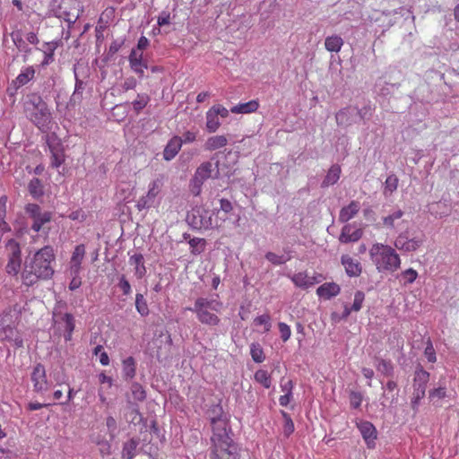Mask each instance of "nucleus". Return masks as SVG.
Returning a JSON list of instances; mask_svg holds the SVG:
<instances>
[{
    "instance_id": "f257e3e1",
    "label": "nucleus",
    "mask_w": 459,
    "mask_h": 459,
    "mask_svg": "<svg viewBox=\"0 0 459 459\" xmlns=\"http://www.w3.org/2000/svg\"><path fill=\"white\" fill-rule=\"evenodd\" d=\"M56 255L51 246H45L36 251L32 256L25 259L22 272V281L26 286H32L39 281H46L54 275Z\"/></svg>"
},
{
    "instance_id": "f03ea898",
    "label": "nucleus",
    "mask_w": 459,
    "mask_h": 459,
    "mask_svg": "<svg viewBox=\"0 0 459 459\" xmlns=\"http://www.w3.org/2000/svg\"><path fill=\"white\" fill-rule=\"evenodd\" d=\"M212 436L211 437L212 459H238V448L228 432V419L222 413L211 420Z\"/></svg>"
},
{
    "instance_id": "7ed1b4c3",
    "label": "nucleus",
    "mask_w": 459,
    "mask_h": 459,
    "mask_svg": "<svg viewBox=\"0 0 459 459\" xmlns=\"http://www.w3.org/2000/svg\"><path fill=\"white\" fill-rule=\"evenodd\" d=\"M26 117L41 132L51 129L52 114L47 102L37 92L27 94L23 103Z\"/></svg>"
},
{
    "instance_id": "20e7f679",
    "label": "nucleus",
    "mask_w": 459,
    "mask_h": 459,
    "mask_svg": "<svg viewBox=\"0 0 459 459\" xmlns=\"http://www.w3.org/2000/svg\"><path fill=\"white\" fill-rule=\"evenodd\" d=\"M369 256L378 273H394L400 268L401 258L391 246L375 243L369 248Z\"/></svg>"
},
{
    "instance_id": "39448f33",
    "label": "nucleus",
    "mask_w": 459,
    "mask_h": 459,
    "mask_svg": "<svg viewBox=\"0 0 459 459\" xmlns=\"http://www.w3.org/2000/svg\"><path fill=\"white\" fill-rule=\"evenodd\" d=\"M221 307V302L206 298H198L195 302V307L188 309L196 314L197 319L202 324L215 326L219 325L220 318L212 311L219 312Z\"/></svg>"
},
{
    "instance_id": "423d86ee",
    "label": "nucleus",
    "mask_w": 459,
    "mask_h": 459,
    "mask_svg": "<svg viewBox=\"0 0 459 459\" xmlns=\"http://www.w3.org/2000/svg\"><path fill=\"white\" fill-rule=\"evenodd\" d=\"M25 212L31 221L30 229L34 232H39L44 229L45 224L49 223L53 219L51 212L43 211L37 204H28L25 206Z\"/></svg>"
},
{
    "instance_id": "0eeeda50",
    "label": "nucleus",
    "mask_w": 459,
    "mask_h": 459,
    "mask_svg": "<svg viewBox=\"0 0 459 459\" xmlns=\"http://www.w3.org/2000/svg\"><path fill=\"white\" fill-rule=\"evenodd\" d=\"M230 111L221 104H215L210 108L206 114V130L209 133H215L221 126V123L220 117L226 118L229 116Z\"/></svg>"
},
{
    "instance_id": "6e6552de",
    "label": "nucleus",
    "mask_w": 459,
    "mask_h": 459,
    "mask_svg": "<svg viewBox=\"0 0 459 459\" xmlns=\"http://www.w3.org/2000/svg\"><path fill=\"white\" fill-rule=\"evenodd\" d=\"M6 249L9 252L8 263L6 264V273L10 275H17L21 270V248L19 244L13 240H8Z\"/></svg>"
},
{
    "instance_id": "1a4fd4ad",
    "label": "nucleus",
    "mask_w": 459,
    "mask_h": 459,
    "mask_svg": "<svg viewBox=\"0 0 459 459\" xmlns=\"http://www.w3.org/2000/svg\"><path fill=\"white\" fill-rule=\"evenodd\" d=\"M30 379L33 385V391L38 394H42L49 389V383L47 378L45 367L41 363L34 366Z\"/></svg>"
},
{
    "instance_id": "9d476101",
    "label": "nucleus",
    "mask_w": 459,
    "mask_h": 459,
    "mask_svg": "<svg viewBox=\"0 0 459 459\" xmlns=\"http://www.w3.org/2000/svg\"><path fill=\"white\" fill-rule=\"evenodd\" d=\"M163 186V181L161 178H156L152 180L148 186V191L146 195L141 197L137 203V207L139 210L149 208L155 198L161 192Z\"/></svg>"
},
{
    "instance_id": "9b49d317",
    "label": "nucleus",
    "mask_w": 459,
    "mask_h": 459,
    "mask_svg": "<svg viewBox=\"0 0 459 459\" xmlns=\"http://www.w3.org/2000/svg\"><path fill=\"white\" fill-rule=\"evenodd\" d=\"M294 285L300 289H308L324 280V276L320 273H314L309 276L307 272H299L293 274L290 278Z\"/></svg>"
},
{
    "instance_id": "f8f14e48",
    "label": "nucleus",
    "mask_w": 459,
    "mask_h": 459,
    "mask_svg": "<svg viewBox=\"0 0 459 459\" xmlns=\"http://www.w3.org/2000/svg\"><path fill=\"white\" fill-rule=\"evenodd\" d=\"M363 229L355 223H346L341 230L339 241L343 244L359 241L363 236Z\"/></svg>"
},
{
    "instance_id": "ddd939ff",
    "label": "nucleus",
    "mask_w": 459,
    "mask_h": 459,
    "mask_svg": "<svg viewBox=\"0 0 459 459\" xmlns=\"http://www.w3.org/2000/svg\"><path fill=\"white\" fill-rule=\"evenodd\" d=\"M356 426L367 444V446L368 448H374L376 446V439L377 437V431L375 426L368 420L357 421Z\"/></svg>"
},
{
    "instance_id": "4468645a",
    "label": "nucleus",
    "mask_w": 459,
    "mask_h": 459,
    "mask_svg": "<svg viewBox=\"0 0 459 459\" xmlns=\"http://www.w3.org/2000/svg\"><path fill=\"white\" fill-rule=\"evenodd\" d=\"M130 68L138 75L139 78H143L144 75V70L147 69V62L143 59V52L133 48L128 56Z\"/></svg>"
},
{
    "instance_id": "2eb2a0df",
    "label": "nucleus",
    "mask_w": 459,
    "mask_h": 459,
    "mask_svg": "<svg viewBox=\"0 0 459 459\" xmlns=\"http://www.w3.org/2000/svg\"><path fill=\"white\" fill-rule=\"evenodd\" d=\"M218 173V162L212 164L211 161H205L197 168L195 180L203 184L206 179L212 178L213 174L217 175Z\"/></svg>"
},
{
    "instance_id": "dca6fc26",
    "label": "nucleus",
    "mask_w": 459,
    "mask_h": 459,
    "mask_svg": "<svg viewBox=\"0 0 459 459\" xmlns=\"http://www.w3.org/2000/svg\"><path fill=\"white\" fill-rule=\"evenodd\" d=\"M422 243L421 239L413 238H408L406 233H401L394 240V247L405 252L415 251Z\"/></svg>"
},
{
    "instance_id": "f3484780",
    "label": "nucleus",
    "mask_w": 459,
    "mask_h": 459,
    "mask_svg": "<svg viewBox=\"0 0 459 459\" xmlns=\"http://www.w3.org/2000/svg\"><path fill=\"white\" fill-rule=\"evenodd\" d=\"M56 323L62 324L64 330V338L65 342H70L73 338V333L75 328V319L71 313H65L60 316V318L56 320Z\"/></svg>"
},
{
    "instance_id": "a211bd4d",
    "label": "nucleus",
    "mask_w": 459,
    "mask_h": 459,
    "mask_svg": "<svg viewBox=\"0 0 459 459\" xmlns=\"http://www.w3.org/2000/svg\"><path fill=\"white\" fill-rule=\"evenodd\" d=\"M342 264L344 266L346 273L350 277L359 276L362 272V266L359 260L349 255H342L341 257Z\"/></svg>"
},
{
    "instance_id": "6ab92c4d",
    "label": "nucleus",
    "mask_w": 459,
    "mask_h": 459,
    "mask_svg": "<svg viewBox=\"0 0 459 459\" xmlns=\"http://www.w3.org/2000/svg\"><path fill=\"white\" fill-rule=\"evenodd\" d=\"M86 254V248L83 244H79L74 247L72 256L70 258V271L80 273L82 269V263Z\"/></svg>"
},
{
    "instance_id": "aec40b11",
    "label": "nucleus",
    "mask_w": 459,
    "mask_h": 459,
    "mask_svg": "<svg viewBox=\"0 0 459 459\" xmlns=\"http://www.w3.org/2000/svg\"><path fill=\"white\" fill-rule=\"evenodd\" d=\"M360 210V203L356 200H352L349 204L343 206L339 212V221L348 222L353 219Z\"/></svg>"
},
{
    "instance_id": "412c9836",
    "label": "nucleus",
    "mask_w": 459,
    "mask_h": 459,
    "mask_svg": "<svg viewBox=\"0 0 459 459\" xmlns=\"http://www.w3.org/2000/svg\"><path fill=\"white\" fill-rule=\"evenodd\" d=\"M49 151L51 153V167L59 168L65 160V151L61 143H56V145L48 144Z\"/></svg>"
},
{
    "instance_id": "4be33fe9",
    "label": "nucleus",
    "mask_w": 459,
    "mask_h": 459,
    "mask_svg": "<svg viewBox=\"0 0 459 459\" xmlns=\"http://www.w3.org/2000/svg\"><path fill=\"white\" fill-rule=\"evenodd\" d=\"M182 147V139L179 136L172 137L167 143L163 157L166 160H170L175 158Z\"/></svg>"
},
{
    "instance_id": "5701e85b",
    "label": "nucleus",
    "mask_w": 459,
    "mask_h": 459,
    "mask_svg": "<svg viewBox=\"0 0 459 459\" xmlns=\"http://www.w3.org/2000/svg\"><path fill=\"white\" fill-rule=\"evenodd\" d=\"M229 143L228 137L223 134H216L207 138L204 148L205 151L213 152L225 147Z\"/></svg>"
},
{
    "instance_id": "b1692460",
    "label": "nucleus",
    "mask_w": 459,
    "mask_h": 459,
    "mask_svg": "<svg viewBox=\"0 0 459 459\" xmlns=\"http://www.w3.org/2000/svg\"><path fill=\"white\" fill-rule=\"evenodd\" d=\"M341 291L340 286L335 282H325L319 286L316 290V294L325 299H330L337 296Z\"/></svg>"
},
{
    "instance_id": "393cba45",
    "label": "nucleus",
    "mask_w": 459,
    "mask_h": 459,
    "mask_svg": "<svg viewBox=\"0 0 459 459\" xmlns=\"http://www.w3.org/2000/svg\"><path fill=\"white\" fill-rule=\"evenodd\" d=\"M429 380V373L423 368H419L414 373V390L426 393L427 384Z\"/></svg>"
},
{
    "instance_id": "a878e982",
    "label": "nucleus",
    "mask_w": 459,
    "mask_h": 459,
    "mask_svg": "<svg viewBox=\"0 0 459 459\" xmlns=\"http://www.w3.org/2000/svg\"><path fill=\"white\" fill-rule=\"evenodd\" d=\"M34 76L35 69L33 66H28L21 71L15 80H13V83L16 88H20L30 82Z\"/></svg>"
},
{
    "instance_id": "bb28decb",
    "label": "nucleus",
    "mask_w": 459,
    "mask_h": 459,
    "mask_svg": "<svg viewBox=\"0 0 459 459\" xmlns=\"http://www.w3.org/2000/svg\"><path fill=\"white\" fill-rule=\"evenodd\" d=\"M259 108V103L255 100H252L246 103H239L236 106H233L230 108V112L234 114H250L255 112Z\"/></svg>"
},
{
    "instance_id": "cd10ccee",
    "label": "nucleus",
    "mask_w": 459,
    "mask_h": 459,
    "mask_svg": "<svg viewBox=\"0 0 459 459\" xmlns=\"http://www.w3.org/2000/svg\"><path fill=\"white\" fill-rule=\"evenodd\" d=\"M130 264L134 266V274L138 279H142L146 274L144 258L142 254H134L130 257Z\"/></svg>"
},
{
    "instance_id": "c85d7f7f",
    "label": "nucleus",
    "mask_w": 459,
    "mask_h": 459,
    "mask_svg": "<svg viewBox=\"0 0 459 459\" xmlns=\"http://www.w3.org/2000/svg\"><path fill=\"white\" fill-rule=\"evenodd\" d=\"M343 46V39L341 36L332 35L325 39V48L329 52L338 53Z\"/></svg>"
},
{
    "instance_id": "c756f323",
    "label": "nucleus",
    "mask_w": 459,
    "mask_h": 459,
    "mask_svg": "<svg viewBox=\"0 0 459 459\" xmlns=\"http://www.w3.org/2000/svg\"><path fill=\"white\" fill-rule=\"evenodd\" d=\"M123 365V377L125 379H132L134 377L136 373L135 359L133 357H128L122 362Z\"/></svg>"
},
{
    "instance_id": "7c9ffc66",
    "label": "nucleus",
    "mask_w": 459,
    "mask_h": 459,
    "mask_svg": "<svg viewBox=\"0 0 459 459\" xmlns=\"http://www.w3.org/2000/svg\"><path fill=\"white\" fill-rule=\"evenodd\" d=\"M340 176H341L340 166L333 165L329 169L325 179L323 180L322 186L326 187V186L334 185L339 180Z\"/></svg>"
},
{
    "instance_id": "2f4dec72",
    "label": "nucleus",
    "mask_w": 459,
    "mask_h": 459,
    "mask_svg": "<svg viewBox=\"0 0 459 459\" xmlns=\"http://www.w3.org/2000/svg\"><path fill=\"white\" fill-rule=\"evenodd\" d=\"M399 185V179L394 174L389 175L384 184L383 194L385 196L391 195L394 191H396Z\"/></svg>"
},
{
    "instance_id": "473e14b6",
    "label": "nucleus",
    "mask_w": 459,
    "mask_h": 459,
    "mask_svg": "<svg viewBox=\"0 0 459 459\" xmlns=\"http://www.w3.org/2000/svg\"><path fill=\"white\" fill-rule=\"evenodd\" d=\"M43 184L38 178H32L28 185L29 192L34 198H39L43 195Z\"/></svg>"
},
{
    "instance_id": "72a5a7b5",
    "label": "nucleus",
    "mask_w": 459,
    "mask_h": 459,
    "mask_svg": "<svg viewBox=\"0 0 459 459\" xmlns=\"http://www.w3.org/2000/svg\"><path fill=\"white\" fill-rule=\"evenodd\" d=\"M403 214L404 212L402 210L398 209L394 211L393 213L383 217V226L386 229H394L396 225L395 221L402 219Z\"/></svg>"
},
{
    "instance_id": "f704fd0d",
    "label": "nucleus",
    "mask_w": 459,
    "mask_h": 459,
    "mask_svg": "<svg viewBox=\"0 0 459 459\" xmlns=\"http://www.w3.org/2000/svg\"><path fill=\"white\" fill-rule=\"evenodd\" d=\"M7 196L0 197V231H8L10 228L5 221Z\"/></svg>"
},
{
    "instance_id": "c9c22d12",
    "label": "nucleus",
    "mask_w": 459,
    "mask_h": 459,
    "mask_svg": "<svg viewBox=\"0 0 459 459\" xmlns=\"http://www.w3.org/2000/svg\"><path fill=\"white\" fill-rule=\"evenodd\" d=\"M255 380L261 384L264 388H270L272 385L271 375L264 369H258L255 373Z\"/></svg>"
},
{
    "instance_id": "e433bc0d",
    "label": "nucleus",
    "mask_w": 459,
    "mask_h": 459,
    "mask_svg": "<svg viewBox=\"0 0 459 459\" xmlns=\"http://www.w3.org/2000/svg\"><path fill=\"white\" fill-rule=\"evenodd\" d=\"M364 299H365V294L361 290L356 291L355 295H354V300H353L351 308L349 309V308L345 307V311H344L345 316L350 315L351 311H355V312L359 311L362 307Z\"/></svg>"
},
{
    "instance_id": "4c0bfd02",
    "label": "nucleus",
    "mask_w": 459,
    "mask_h": 459,
    "mask_svg": "<svg viewBox=\"0 0 459 459\" xmlns=\"http://www.w3.org/2000/svg\"><path fill=\"white\" fill-rule=\"evenodd\" d=\"M250 355L256 363H262L265 359L264 350L257 342H254L250 345Z\"/></svg>"
},
{
    "instance_id": "58836bf2",
    "label": "nucleus",
    "mask_w": 459,
    "mask_h": 459,
    "mask_svg": "<svg viewBox=\"0 0 459 459\" xmlns=\"http://www.w3.org/2000/svg\"><path fill=\"white\" fill-rule=\"evenodd\" d=\"M47 49L44 51V59L42 61V65H48L54 60V53L57 48V43L55 41L47 42L46 44Z\"/></svg>"
},
{
    "instance_id": "ea45409f",
    "label": "nucleus",
    "mask_w": 459,
    "mask_h": 459,
    "mask_svg": "<svg viewBox=\"0 0 459 459\" xmlns=\"http://www.w3.org/2000/svg\"><path fill=\"white\" fill-rule=\"evenodd\" d=\"M138 446V442L134 439H131L124 444L122 451L123 459H133L134 457V452Z\"/></svg>"
},
{
    "instance_id": "a19ab883",
    "label": "nucleus",
    "mask_w": 459,
    "mask_h": 459,
    "mask_svg": "<svg viewBox=\"0 0 459 459\" xmlns=\"http://www.w3.org/2000/svg\"><path fill=\"white\" fill-rule=\"evenodd\" d=\"M188 243L190 245L191 253L193 255H199L205 249L206 241L204 238H193L189 240Z\"/></svg>"
},
{
    "instance_id": "79ce46f5",
    "label": "nucleus",
    "mask_w": 459,
    "mask_h": 459,
    "mask_svg": "<svg viewBox=\"0 0 459 459\" xmlns=\"http://www.w3.org/2000/svg\"><path fill=\"white\" fill-rule=\"evenodd\" d=\"M135 308L142 316L149 315V307L143 295L137 293L135 296Z\"/></svg>"
},
{
    "instance_id": "37998d69",
    "label": "nucleus",
    "mask_w": 459,
    "mask_h": 459,
    "mask_svg": "<svg viewBox=\"0 0 459 459\" xmlns=\"http://www.w3.org/2000/svg\"><path fill=\"white\" fill-rule=\"evenodd\" d=\"M418 278V272L412 268L404 270L400 274V281L403 285L413 283Z\"/></svg>"
},
{
    "instance_id": "c03bdc74",
    "label": "nucleus",
    "mask_w": 459,
    "mask_h": 459,
    "mask_svg": "<svg viewBox=\"0 0 459 459\" xmlns=\"http://www.w3.org/2000/svg\"><path fill=\"white\" fill-rule=\"evenodd\" d=\"M254 324L256 326L263 325L264 332L268 333L272 328L271 316L267 313L258 316L254 319Z\"/></svg>"
},
{
    "instance_id": "a18cd8bd",
    "label": "nucleus",
    "mask_w": 459,
    "mask_h": 459,
    "mask_svg": "<svg viewBox=\"0 0 459 459\" xmlns=\"http://www.w3.org/2000/svg\"><path fill=\"white\" fill-rule=\"evenodd\" d=\"M377 369L386 377H392L394 373V367L391 361L385 359H379L377 364Z\"/></svg>"
},
{
    "instance_id": "49530a36",
    "label": "nucleus",
    "mask_w": 459,
    "mask_h": 459,
    "mask_svg": "<svg viewBox=\"0 0 459 459\" xmlns=\"http://www.w3.org/2000/svg\"><path fill=\"white\" fill-rule=\"evenodd\" d=\"M336 123L339 126L351 125V114L348 108L339 110L335 115Z\"/></svg>"
},
{
    "instance_id": "de8ad7c7",
    "label": "nucleus",
    "mask_w": 459,
    "mask_h": 459,
    "mask_svg": "<svg viewBox=\"0 0 459 459\" xmlns=\"http://www.w3.org/2000/svg\"><path fill=\"white\" fill-rule=\"evenodd\" d=\"M150 101V98L146 94H138L136 100L133 101V108L134 111L138 114L143 108H144L148 102Z\"/></svg>"
},
{
    "instance_id": "09e8293b",
    "label": "nucleus",
    "mask_w": 459,
    "mask_h": 459,
    "mask_svg": "<svg viewBox=\"0 0 459 459\" xmlns=\"http://www.w3.org/2000/svg\"><path fill=\"white\" fill-rule=\"evenodd\" d=\"M131 392L134 400L142 402L146 398V393L139 383H133Z\"/></svg>"
},
{
    "instance_id": "8fccbe9b",
    "label": "nucleus",
    "mask_w": 459,
    "mask_h": 459,
    "mask_svg": "<svg viewBox=\"0 0 459 459\" xmlns=\"http://www.w3.org/2000/svg\"><path fill=\"white\" fill-rule=\"evenodd\" d=\"M446 395L447 392L446 386H439L429 392V397L431 401L444 399Z\"/></svg>"
},
{
    "instance_id": "3c124183",
    "label": "nucleus",
    "mask_w": 459,
    "mask_h": 459,
    "mask_svg": "<svg viewBox=\"0 0 459 459\" xmlns=\"http://www.w3.org/2000/svg\"><path fill=\"white\" fill-rule=\"evenodd\" d=\"M349 397L351 408L358 409L360 407L363 401V395L360 392L351 391Z\"/></svg>"
},
{
    "instance_id": "603ef678",
    "label": "nucleus",
    "mask_w": 459,
    "mask_h": 459,
    "mask_svg": "<svg viewBox=\"0 0 459 459\" xmlns=\"http://www.w3.org/2000/svg\"><path fill=\"white\" fill-rule=\"evenodd\" d=\"M278 329H279V333H280L281 339L282 340V342H286L287 341H289L291 336V329H290V325H288L284 322H279Z\"/></svg>"
},
{
    "instance_id": "864d4df0",
    "label": "nucleus",
    "mask_w": 459,
    "mask_h": 459,
    "mask_svg": "<svg viewBox=\"0 0 459 459\" xmlns=\"http://www.w3.org/2000/svg\"><path fill=\"white\" fill-rule=\"evenodd\" d=\"M282 416L285 421L283 426V433L286 437H289L290 434L294 432V423L287 412L282 411Z\"/></svg>"
},
{
    "instance_id": "5fc2aeb1",
    "label": "nucleus",
    "mask_w": 459,
    "mask_h": 459,
    "mask_svg": "<svg viewBox=\"0 0 459 459\" xmlns=\"http://www.w3.org/2000/svg\"><path fill=\"white\" fill-rule=\"evenodd\" d=\"M265 258L275 265L282 264L289 260V258L285 257L284 255H279L273 252H268L265 255Z\"/></svg>"
},
{
    "instance_id": "6e6d98bb",
    "label": "nucleus",
    "mask_w": 459,
    "mask_h": 459,
    "mask_svg": "<svg viewBox=\"0 0 459 459\" xmlns=\"http://www.w3.org/2000/svg\"><path fill=\"white\" fill-rule=\"evenodd\" d=\"M424 354L427 357L429 362H432V363L436 362V360H437L436 352H435V350H434V347H433L431 342H428V344L425 348Z\"/></svg>"
},
{
    "instance_id": "4d7b16f0",
    "label": "nucleus",
    "mask_w": 459,
    "mask_h": 459,
    "mask_svg": "<svg viewBox=\"0 0 459 459\" xmlns=\"http://www.w3.org/2000/svg\"><path fill=\"white\" fill-rule=\"evenodd\" d=\"M170 13L167 11H162L158 16L157 23L160 27L170 24Z\"/></svg>"
},
{
    "instance_id": "13d9d810",
    "label": "nucleus",
    "mask_w": 459,
    "mask_h": 459,
    "mask_svg": "<svg viewBox=\"0 0 459 459\" xmlns=\"http://www.w3.org/2000/svg\"><path fill=\"white\" fill-rule=\"evenodd\" d=\"M123 45H124V40H118V39L113 40L108 48V56H114L116 53H117L119 51V49L122 48Z\"/></svg>"
},
{
    "instance_id": "bf43d9fd",
    "label": "nucleus",
    "mask_w": 459,
    "mask_h": 459,
    "mask_svg": "<svg viewBox=\"0 0 459 459\" xmlns=\"http://www.w3.org/2000/svg\"><path fill=\"white\" fill-rule=\"evenodd\" d=\"M71 274L73 275V279L71 280L69 283V290H75L82 285V280L79 276L80 273H76L75 272H71Z\"/></svg>"
},
{
    "instance_id": "052dcab7",
    "label": "nucleus",
    "mask_w": 459,
    "mask_h": 459,
    "mask_svg": "<svg viewBox=\"0 0 459 459\" xmlns=\"http://www.w3.org/2000/svg\"><path fill=\"white\" fill-rule=\"evenodd\" d=\"M220 211L223 212L225 214L231 212L233 210L231 202L225 198L220 200Z\"/></svg>"
},
{
    "instance_id": "680f3d73",
    "label": "nucleus",
    "mask_w": 459,
    "mask_h": 459,
    "mask_svg": "<svg viewBox=\"0 0 459 459\" xmlns=\"http://www.w3.org/2000/svg\"><path fill=\"white\" fill-rule=\"evenodd\" d=\"M72 221H84L86 214L82 209L72 212L68 216Z\"/></svg>"
},
{
    "instance_id": "e2e57ef3",
    "label": "nucleus",
    "mask_w": 459,
    "mask_h": 459,
    "mask_svg": "<svg viewBox=\"0 0 459 459\" xmlns=\"http://www.w3.org/2000/svg\"><path fill=\"white\" fill-rule=\"evenodd\" d=\"M293 386L294 384L292 380H285L284 378L281 380V389L282 392H284V394H292Z\"/></svg>"
},
{
    "instance_id": "0e129e2a",
    "label": "nucleus",
    "mask_w": 459,
    "mask_h": 459,
    "mask_svg": "<svg viewBox=\"0 0 459 459\" xmlns=\"http://www.w3.org/2000/svg\"><path fill=\"white\" fill-rule=\"evenodd\" d=\"M98 379L101 385H107V388H111L113 385L112 378L107 376L104 372H101L98 375Z\"/></svg>"
},
{
    "instance_id": "69168bd1",
    "label": "nucleus",
    "mask_w": 459,
    "mask_h": 459,
    "mask_svg": "<svg viewBox=\"0 0 459 459\" xmlns=\"http://www.w3.org/2000/svg\"><path fill=\"white\" fill-rule=\"evenodd\" d=\"M425 396V392L418 390L413 391V397L411 399V407L413 410L417 409L420 401Z\"/></svg>"
},
{
    "instance_id": "338daca9",
    "label": "nucleus",
    "mask_w": 459,
    "mask_h": 459,
    "mask_svg": "<svg viewBox=\"0 0 459 459\" xmlns=\"http://www.w3.org/2000/svg\"><path fill=\"white\" fill-rule=\"evenodd\" d=\"M119 288L122 290L125 295H128L131 292V285L125 276H122L119 281Z\"/></svg>"
},
{
    "instance_id": "774afa93",
    "label": "nucleus",
    "mask_w": 459,
    "mask_h": 459,
    "mask_svg": "<svg viewBox=\"0 0 459 459\" xmlns=\"http://www.w3.org/2000/svg\"><path fill=\"white\" fill-rule=\"evenodd\" d=\"M100 446V452L101 455H108L111 454V446L108 441L97 442Z\"/></svg>"
}]
</instances>
